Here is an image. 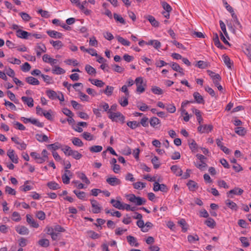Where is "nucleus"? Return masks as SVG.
Masks as SVG:
<instances>
[{"instance_id":"f257e3e1","label":"nucleus","mask_w":251,"mask_h":251,"mask_svg":"<svg viewBox=\"0 0 251 251\" xmlns=\"http://www.w3.org/2000/svg\"><path fill=\"white\" fill-rule=\"evenodd\" d=\"M108 113L109 114V118L111 119L112 121L116 122L120 121L122 123L125 122V117L120 112H112L109 110Z\"/></svg>"},{"instance_id":"f03ea898","label":"nucleus","mask_w":251,"mask_h":251,"mask_svg":"<svg viewBox=\"0 0 251 251\" xmlns=\"http://www.w3.org/2000/svg\"><path fill=\"white\" fill-rule=\"evenodd\" d=\"M129 201L136 203L137 205L144 204L146 201L145 199L140 197H136L134 194L129 196Z\"/></svg>"},{"instance_id":"7ed1b4c3","label":"nucleus","mask_w":251,"mask_h":251,"mask_svg":"<svg viewBox=\"0 0 251 251\" xmlns=\"http://www.w3.org/2000/svg\"><path fill=\"white\" fill-rule=\"evenodd\" d=\"M213 128L212 125H204L201 124L198 127V131L201 133H208L211 131Z\"/></svg>"},{"instance_id":"20e7f679","label":"nucleus","mask_w":251,"mask_h":251,"mask_svg":"<svg viewBox=\"0 0 251 251\" xmlns=\"http://www.w3.org/2000/svg\"><path fill=\"white\" fill-rule=\"evenodd\" d=\"M243 192L244 191L243 189L238 187H235L233 189H232L227 192L226 193V195L227 197L228 198H233V194L237 195H241L243 194Z\"/></svg>"},{"instance_id":"39448f33","label":"nucleus","mask_w":251,"mask_h":251,"mask_svg":"<svg viewBox=\"0 0 251 251\" xmlns=\"http://www.w3.org/2000/svg\"><path fill=\"white\" fill-rule=\"evenodd\" d=\"M92 207L93 208L92 212L93 213L97 214L100 212L101 207L99 202L95 200H90Z\"/></svg>"},{"instance_id":"423d86ee","label":"nucleus","mask_w":251,"mask_h":251,"mask_svg":"<svg viewBox=\"0 0 251 251\" xmlns=\"http://www.w3.org/2000/svg\"><path fill=\"white\" fill-rule=\"evenodd\" d=\"M7 155L13 163L15 164L18 163V157L17 155H15V151L13 150H9L7 151Z\"/></svg>"},{"instance_id":"0eeeda50","label":"nucleus","mask_w":251,"mask_h":251,"mask_svg":"<svg viewBox=\"0 0 251 251\" xmlns=\"http://www.w3.org/2000/svg\"><path fill=\"white\" fill-rule=\"evenodd\" d=\"M106 181L107 183L111 186H116L121 183V181L116 177H108L106 179Z\"/></svg>"},{"instance_id":"6e6552de","label":"nucleus","mask_w":251,"mask_h":251,"mask_svg":"<svg viewBox=\"0 0 251 251\" xmlns=\"http://www.w3.org/2000/svg\"><path fill=\"white\" fill-rule=\"evenodd\" d=\"M16 33L18 37L22 39H27L28 36L31 35L30 33L24 31L22 29H18L16 31Z\"/></svg>"},{"instance_id":"1a4fd4ad","label":"nucleus","mask_w":251,"mask_h":251,"mask_svg":"<svg viewBox=\"0 0 251 251\" xmlns=\"http://www.w3.org/2000/svg\"><path fill=\"white\" fill-rule=\"evenodd\" d=\"M47 33L51 38L61 39L62 38L63 34L59 32L54 30H48Z\"/></svg>"},{"instance_id":"9d476101","label":"nucleus","mask_w":251,"mask_h":251,"mask_svg":"<svg viewBox=\"0 0 251 251\" xmlns=\"http://www.w3.org/2000/svg\"><path fill=\"white\" fill-rule=\"evenodd\" d=\"M36 50L37 55L40 56L42 52H45L46 51V47L44 44H38L35 48Z\"/></svg>"},{"instance_id":"9b49d317","label":"nucleus","mask_w":251,"mask_h":251,"mask_svg":"<svg viewBox=\"0 0 251 251\" xmlns=\"http://www.w3.org/2000/svg\"><path fill=\"white\" fill-rule=\"evenodd\" d=\"M22 101L27 105L29 107H32L34 105V100L31 97H26L23 96L21 98Z\"/></svg>"},{"instance_id":"f8f14e48","label":"nucleus","mask_w":251,"mask_h":251,"mask_svg":"<svg viewBox=\"0 0 251 251\" xmlns=\"http://www.w3.org/2000/svg\"><path fill=\"white\" fill-rule=\"evenodd\" d=\"M43 60L45 62L50 64L51 65L56 64L57 62L56 59L52 58L48 54H44L43 56Z\"/></svg>"},{"instance_id":"ddd939ff","label":"nucleus","mask_w":251,"mask_h":251,"mask_svg":"<svg viewBox=\"0 0 251 251\" xmlns=\"http://www.w3.org/2000/svg\"><path fill=\"white\" fill-rule=\"evenodd\" d=\"M223 138L217 139L216 143L217 146L222 150L225 153L228 154L229 153V150L228 148L223 146V144L222 142Z\"/></svg>"},{"instance_id":"4468645a","label":"nucleus","mask_w":251,"mask_h":251,"mask_svg":"<svg viewBox=\"0 0 251 251\" xmlns=\"http://www.w3.org/2000/svg\"><path fill=\"white\" fill-rule=\"evenodd\" d=\"M145 18L147 19L151 24V25L154 27L159 26V23L151 15H147L145 16Z\"/></svg>"},{"instance_id":"2eb2a0df","label":"nucleus","mask_w":251,"mask_h":251,"mask_svg":"<svg viewBox=\"0 0 251 251\" xmlns=\"http://www.w3.org/2000/svg\"><path fill=\"white\" fill-rule=\"evenodd\" d=\"M16 231L22 235H26L29 233L28 228L25 226H19L16 228Z\"/></svg>"},{"instance_id":"dca6fc26","label":"nucleus","mask_w":251,"mask_h":251,"mask_svg":"<svg viewBox=\"0 0 251 251\" xmlns=\"http://www.w3.org/2000/svg\"><path fill=\"white\" fill-rule=\"evenodd\" d=\"M193 97L198 103L204 104V100L203 97L199 92H196L193 94Z\"/></svg>"},{"instance_id":"f3484780","label":"nucleus","mask_w":251,"mask_h":251,"mask_svg":"<svg viewBox=\"0 0 251 251\" xmlns=\"http://www.w3.org/2000/svg\"><path fill=\"white\" fill-rule=\"evenodd\" d=\"M26 221L28 224L33 227L37 228L39 226L38 224H37L34 219H32L31 216L29 214H27L26 216Z\"/></svg>"},{"instance_id":"a211bd4d","label":"nucleus","mask_w":251,"mask_h":251,"mask_svg":"<svg viewBox=\"0 0 251 251\" xmlns=\"http://www.w3.org/2000/svg\"><path fill=\"white\" fill-rule=\"evenodd\" d=\"M126 239L130 246L136 247L139 246V243L137 242L136 239L134 237L129 235L126 237Z\"/></svg>"},{"instance_id":"6ab92c4d","label":"nucleus","mask_w":251,"mask_h":251,"mask_svg":"<svg viewBox=\"0 0 251 251\" xmlns=\"http://www.w3.org/2000/svg\"><path fill=\"white\" fill-rule=\"evenodd\" d=\"M171 170L177 176H181L182 175V170L177 165H173L171 167Z\"/></svg>"},{"instance_id":"aec40b11","label":"nucleus","mask_w":251,"mask_h":251,"mask_svg":"<svg viewBox=\"0 0 251 251\" xmlns=\"http://www.w3.org/2000/svg\"><path fill=\"white\" fill-rule=\"evenodd\" d=\"M187 185L188 187L189 190L191 191H194L198 188L197 183L192 180H189L187 183Z\"/></svg>"},{"instance_id":"412c9836","label":"nucleus","mask_w":251,"mask_h":251,"mask_svg":"<svg viewBox=\"0 0 251 251\" xmlns=\"http://www.w3.org/2000/svg\"><path fill=\"white\" fill-rule=\"evenodd\" d=\"M172 68L175 71L179 72L181 75H184L183 69L176 63L173 62L171 64Z\"/></svg>"},{"instance_id":"4be33fe9","label":"nucleus","mask_w":251,"mask_h":251,"mask_svg":"<svg viewBox=\"0 0 251 251\" xmlns=\"http://www.w3.org/2000/svg\"><path fill=\"white\" fill-rule=\"evenodd\" d=\"M25 80L28 84L33 85H38L40 84L39 80L32 76L27 77Z\"/></svg>"},{"instance_id":"5701e85b","label":"nucleus","mask_w":251,"mask_h":251,"mask_svg":"<svg viewBox=\"0 0 251 251\" xmlns=\"http://www.w3.org/2000/svg\"><path fill=\"white\" fill-rule=\"evenodd\" d=\"M226 204L227 206L233 210L237 211L238 209V206L236 203L229 200H226Z\"/></svg>"},{"instance_id":"b1692460","label":"nucleus","mask_w":251,"mask_h":251,"mask_svg":"<svg viewBox=\"0 0 251 251\" xmlns=\"http://www.w3.org/2000/svg\"><path fill=\"white\" fill-rule=\"evenodd\" d=\"M149 122L151 126L154 128H157L156 126L160 124V120L156 117L151 118Z\"/></svg>"},{"instance_id":"393cba45","label":"nucleus","mask_w":251,"mask_h":251,"mask_svg":"<svg viewBox=\"0 0 251 251\" xmlns=\"http://www.w3.org/2000/svg\"><path fill=\"white\" fill-rule=\"evenodd\" d=\"M110 203L112 204V205L120 210L123 209V203L119 201H117L114 199H111L110 201Z\"/></svg>"},{"instance_id":"a878e982","label":"nucleus","mask_w":251,"mask_h":251,"mask_svg":"<svg viewBox=\"0 0 251 251\" xmlns=\"http://www.w3.org/2000/svg\"><path fill=\"white\" fill-rule=\"evenodd\" d=\"M89 81H90L92 84H93L99 87H102L105 84L104 82H103L101 80L89 78Z\"/></svg>"},{"instance_id":"bb28decb","label":"nucleus","mask_w":251,"mask_h":251,"mask_svg":"<svg viewBox=\"0 0 251 251\" xmlns=\"http://www.w3.org/2000/svg\"><path fill=\"white\" fill-rule=\"evenodd\" d=\"M213 41L214 42L215 45L217 46L218 48H220L221 49H224V47L222 44L220 43L218 35L217 33H214V37H213Z\"/></svg>"},{"instance_id":"cd10ccee","label":"nucleus","mask_w":251,"mask_h":251,"mask_svg":"<svg viewBox=\"0 0 251 251\" xmlns=\"http://www.w3.org/2000/svg\"><path fill=\"white\" fill-rule=\"evenodd\" d=\"M192 111L193 113H194L197 116V120L199 122V125H201V122L203 121V119L201 116V112L199 110L196 109V108H193Z\"/></svg>"},{"instance_id":"c85d7f7f","label":"nucleus","mask_w":251,"mask_h":251,"mask_svg":"<svg viewBox=\"0 0 251 251\" xmlns=\"http://www.w3.org/2000/svg\"><path fill=\"white\" fill-rule=\"evenodd\" d=\"M178 224L181 226L182 231L184 232L187 231L188 229V225L187 224L186 221L184 219H181L178 222Z\"/></svg>"},{"instance_id":"c756f323","label":"nucleus","mask_w":251,"mask_h":251,"mask_svg":"<svg viewBox=\"0 0 251 251\" xmlns=\"http://www.w3.org/2000/svg\"><path fill=\"white\" fill-rule=\"evenodd\" d=\"M85 71L87 72V73L90 75H95L96 74V69L92 67L91 66L89 65H86L85 67Z\"/></svg>"},{"instance_id":"7c9ffc66","label":"nucleus","mask_w":251,"mask_h":251,"mask_svg":"<svg viewBox=\"0 0 251 251\" xmlns=\"http://www.w3.org/2000/svg\"><path fill=\"white\" fill-rule=\"evenodd\" d=\"M235 132L240 136H244L246 134V130L243 127H237L235 128Z\"/></svg>"},{"instance_id":"2f4dec72","label":"nucleus","mask_w":251,"mask_h":251,"mask_svg":"<svg viewBox=\"0 0 251 251\" xmlns=\"http://www.w3.org/2000/svg\"><path fill=\"white\" fill-rule=\"evenodd\" d=\"M69 155L72 156L74 158L78 160L80 159L82 157V154L79 153L76 151H71V152L69 153Z\"/></svg>"},{"instance_id":"473e14b6","label":"nucleus","mask_w":251,"mask_h":251,"mask_svg":"<svg viewBox=\"0 0 251 251\" xmlns=\"http://www.w3.org/2000/svg\"><path fill=\"white\" fill-rule=\"evenodd\" d=\"M204 224L207 226L211 228H214L216 226V223L215 221L211 218H209L206 221H205Z\"/></svg>"},{"instance_id":"72a5a7b5","label":"nucleus","mask_w":251,"mask_h":251,"mask_svg":"<svg viewBox=\"0 0 251 251\" xmlns=\"http://www.w3.org/2000/svg\"><path fill=\"white\" fill-rule=\"evenodd\" d=\"M46 94L48 97L51 100H54L57 98V93L54 91L51 90H47Z\"/></svg>"},{"instance_id":"f704fd0d","label":"nucleus","mask_w":251,"mask_h":251,"mask_svg":"<svg viewBox=\"0 0 251 251\" xmlns=\"http://www.w3.org/2000/svg\"><path fill=\"white\" fill-rule=\"evenodd\" d=\"M38 245L42 247L47 248L50 245V242L48 239H42L38 241Z\"/></svg>"},{"instance_id":"c9c22d12","label":"nucleus","mask_w":251,"mask_h":251,"mask_svg":"<svg viewBox=\"0 0 251 251\" xmlns=\"http://www.w3.org/2000/svg\"><path fill=\"white\" fill-rule=\"evenodd\" d=\"M52 72L53 74L57 75L63 74L65 73V71L62 68L57 66H55L54 68L52 69Z\"/></svg>"},{"instance_id":"e433bc0d","label":"nucleus","mask_w":251,"mask_h":251,"mask_svg":"<svg viewBox=\"0 0 251 251\" xmlns=\"http://www.w3.org/2000/svg\"><path fill=\"white\" fill-rule=\"evenodd\" d=\"M50 42L53 46V47L56 48L57 50L60 49L63 46L62 42L59 40L55 41L51 40Z\"/></svg>"},{"instance_id":"4c0bfd02","label":"nucleus","mask_w":251,"mask_h":251,"mask_svg":"<svg viewBox=\"0 0 251 251\" xmlns=\"http://www.w3.org/2000/svg\"><path fill=\"white\" fill-rule=\"evenodd\" d=\"M222 58L224 63L227 66V67L228 68H231L232 63L231 62L229 57L227 55L224 54L222 56Z\"/></svg>"},{"instance_id":"58836bf2","label":"nucleus","mask_w":251,"mask_h":251,"mask_svg":"<svg viewBox=\"0 0 251 251\" xmlns=\"http://www.w3.org/2000/svg\"><path fill=\"white\" fill-rule=\"evenodd\" d=\"M136 224H137V225L138 226V227H139L140 228H141V230L143 232H147L149 230L148 228H147L145 227L144 222L142 219L139 220L137 222Z\"/></svg>"},{"instance_id":"ea45409f","label":"nucleus","mask_w":251,"mask_h":251,"mask_svg":"<svg viewBox=\"0 0 251 251\" xmlns=\"http://www.w3.org/2000/svg\"><path fill=\"white\" fill-rule=\"evenodd\" d=\"M116 38H117L118 42L121 43L123 45L129 46L130 44V43L128 41L125 39L120 36H117Z\"/></svg>"},{"instance_id":"a19ab883","label":"nucleus","mask_w":251,"mask_h":251,"mask_svg":"<svg viewBox=\"0 0 251 251\" xmlns=\"http://www.w3.org/2000/svg\"><path fill=\"white\" fill-rule=\"evenodd\" d=\"M36 139L41 142H47L48 141V137L46 135H42L39 134H36Z\"/></svg>"},{"instance_id":"79ce46f5","label":"nucleus","mask_w":251,"mask_h":251,"mask_svg":"<svg viewBox=\"0 0 251 251\" xmlns=\"http://www.w3.org/2000/svg\"><path fill=\"white\" fill-rule=\"evenodd\" d=\"M128 97H127V96H125L122 97L119 100V102L121 106L125 107L127 105L128 103Z\"/></svg>"},{"instance_id":"37998d69","label":"nucleus","mask_w":251,"mask_h":251,"mask_svg":"<svg viewBox=\"0 0 251 251\" xmlns=\"http://www.w3.org/2000/svg\"><path fill=\"white\" fill-rule=\"evenodd\" d=\"M188 143L189 145L190 148L192 150V151H194L197 149L198 145L194 140H189Z\"/></svg>"},{"instance_id":"c03bdc74","label":"nucleus","mask_w":251,"mask_h":251,"mask_svg":"<svg viewBox=\"0 0 251 251\" xmlns=\"http://www.w3.org/2000/svg\"><path fill=\"white\" fill-rule=\"evenodd\" d=\"M47 186L52 190H56L60 188L59 185L54 181H50L48 183Z\"/></svg>"},{"instance_id":"a18cd8bd","label":"nucleus","mask_w":251,"mask_h":251,"mask_svg":"<svg viewBox=\"0 0 251 251\" xmlns=\"http://www.w3.org/2000/svg\"><path fill=\"white\" fill-rule=\"evenodd\" d=\"M151 90L152 93L156 95H161L163 93V91L160 88L155 86L152 87Z\"/></svg>"},{"instance_id":"49530a36","label":"nucleus","mask_w":251,"mask_h":251,"mask_svg":"<svg viewBox=\"0 0 251 251\" xmlns=\"http://www.w3.org/2000/svg\"><path fill=\"white\" fill-rule=\"evenodd\" d=\"M113 90V87L107 86L106 89L103 91V93L107 96H110L112 94Z\"/></svg>"},{"instance_id":"de8ad7c7","label":"nucleus","mask_w":251,"mask_h":251,"mask_svg":"<svg viewBox=\"0 0 251 251\" xmlns=\"http://www.w3.org/2000/svg\"><path fill=\"white\" fill-rule=\"evenodd\" d=\"M89 150L92 152H99L102 151V147L101 146H93L90 147Z\"/></svg>"},{"instance_id":"09e8293b","label":"nucleus","mask_w":251,"mask_h":251,"mask_svg":"<svg viewBox=\"0 0 251 251\" xmlns=\"http://www.w3.org/2000/svg\"><path fill=\"white\" fill-rule=\"evenodd\" d=\"M19 14L21 16L22 19L25 22L29 21L31 19V17L27 13L25 12H22L20 13Z\"/></svg>"},{"instance_id":"8fccbe9b","label":"nucleus","mask_w":251,"mask_h":251,"mask_svg":"<svg viewBox=\"0 0 251 251\" xmlns=\"http://www.w3.org/2000/svg\"><path fill=\"white\" fill-rule=\"evenodd\" d=\"M151 163L153 164L154 169H157L160 167V164L158 161V158L156 156L152 158Z\"/></svg>"},{"instance_id":"3c124183","label":"nucleus","mask_w":251,"mask_h":251,"mask_svg":"<svg viewBox=\"0 0 251 251\" xmlns=\"http://www.w3.org/2000/svg\"><path fill=\"white\" fill-rule=\"evenodd\" d=\"M72 142L74 145L77 147H82L83 145V142L78 138L75 137L73 138Z\"/></svg>"},{"instance_id":"603ef678","label":"nucleus","mask_w":251,"mask_h":251,"mask_svg":"<svg viewBox=\"0 0 251 251\" xmlns=\"http://www.w3.org/2000/svg\"><path fill=\"white\" fill-rule=\"evenodd\" d=\"M127 125L132 129L140 126V123L136 121H131L127 123Z\"/></svg>"},{"instance_id":"864d4df0","label":"nucleus","mask_w":251,"mask_h":251,"mask_svg":"<svg viewBox=\"0 0 251 251\" xmlns=\"http://www.w3.org/2000/svg\"><path fill=\"white\" fill-rule=\"evenodd\" d=\"M73 192L76 195L77 197L80 200L84 199L86 196V194L84 192H81L77 190H74Z\"/></svg>"},{"instance_id":"5fc2aeb1","label":"nucleus","mask_w":251,"mask_h":251,"mask_svg":"<svg viewBox=\"0 0 251 251\" xmlns=\"http://www.w3.org/2000/svg\"><path fill=\"white\" fill-rule=\"evenodd\" d=\"M133 187L136 189H141L146 187V183L142 182H137L133 184Z\"/></svg>"},{"instance_id":"6e6d98bb","label":"nucleus","mask_w":251,"mask_h":251,"mask_svg":"<svg viewBox=\"0 0 251 251\" xmlns=\"http://www.w3.org/2000/svg\"><path fill=\"white\" fill-rule=\"evenodd\" d=\"M47 148L48 149L55 151L60 148V144L58 142H56L54 144L48 145Z\"/></svg>"},{"instance_id":"4d7b16f0","label":"nucleus","mask_w":251,"mask_h":251,"mask_svg":"<svg viewBox=\"0 0 251 251\" xmlns=\"http://www.w3.org/2000/svg\"><path fill=\"white\" fill-rule=\"evenodd\" d=\"M113 16H114V18L117 21V22H119L120 23L123 24V25H125L126 24V21L125 20L123 19V17H122L120 15L116 14V13H114V15H113Z\"/></svg>"},{"instance_id":"13d9d810","label":"nucleus","mask_w":251,"mask_h":251,"mask_svg":"<svg viewBox=\"0 0 251 251\" xmlns=\"http://www.w3.org/2000/svg\"><path fill=\"white\" fill-rule=\"evenodd\" d=\"M161 5H162L163 9L166 11V12L170 13L172 11V7L166 2H165V1L162 2Z\"/></svg>"},{"instance_id":"bf43d9fd","label":"nucleus","mask_w":251,"mask_h":251,"mask_svg":"<svg viewBox=\"0 0 251 251\" xmlns=\"http://www.w3.org/2000/svg\"><path fill=\"white\" fill-rule=\"evenodd\" d=\"M196 66L201 69H205L208 67V64L206 62L200 60L197 62Z\"/></svg>"},{"instance_id":"052dcab7","label":"nucleus","mask_w":251,"mask_h":251,"mask_svg":"<svg viewBox=\"0 0 251 251\" xmlns=\"http://www.w3.org/2000/svg\"><path fill=\"white\" fill-rule=\"evenodd\" d=\"M30 123L40 127H43L44 125V123H40L39 121H38L37 119H35L31 118V121H30Z\"/></svg>"},{"instance_id":"680f3d73","label":"nucleus","mask_w":251,"mask_h":251,"mask_svg":"<svg viewBox=\"0 0 251 251\" xmlns=\"http://www.w3.org/2000/svg\"><path fill=\"white\" fill-rule=\"evenodd\" d=\"M204 89L205 91L208 93L211 96L214 97L215 98L217 97L214 91L211 88L209 87L208 86H205Z\"/></svg>"},{"instance_id":"e2e57ef3","label":"nucleus","mask_w":251,"mask_h":251,"mask_svg":"<svg viewBox=\"0 0 251 251\" xmlns=\"http://www.w3.org/2000/svg\"><path fill=\"white\" fill-rule=\"evenodd\" d=\"M30 69H31V66H30V64L27 62L25 63L21 66V69L23 72H28L30 70Z\"/></svg>"},{"instance_id":"0e129e2a","label":"nucleus","mask_w":251,"mask_h":251,"mask_svg":"<svg viewBox=\"0 0 251 251\" xmlns=\"http://www.w3.org/2000/svg\"><path fill=\"white\" fill-rule=\"evenodd\" d=\"M112 67L114 71L118 73H122L124 71V69L117 64L112 65Z\"/></svg>"},{"instance_id":"69168bd1","label":"nucleus","mask_w":251,"mask_h":251,"mask_svg":"<svg viewBox=\"0 0 251 251\" xmlns=\"http://www.w3.org/2000/svg\"><path fill=\"white\" fill-rule=\"evenodd\" d=\"M87 233L89 234L90 237L93 239H98L100 237L98 233L92 230H89Z\"/></svg>"},{"instance_id":"338daca9","label":"nucleus","mask_w":251,"mask_h":251,"mask_svg":"<svg viewBox=\"0 0 251 251\" xmlns=\"http://www.w3.org/2000/svg\"><path fill=\"white\" fill-rule=\"evenodd\" d=\"M82 136L87 140L91 141L93 139V136L87 132H84L82 134Z\"/></svg>"},{"instance_id":"774afa93","label":"nucleus","mask_w":251,"mask_h":251,"mask_svg":"<svg viewBox=\"0 0 251 251\" xmlns=\"http://www.w3.org/2000/svg\"><path fill=\"white\" fill-rule=\"evenodd\" d=\"M244 53L247 55L249 59L251 61V47H247L244 50Z\"/></svg>"}]
</instances>
